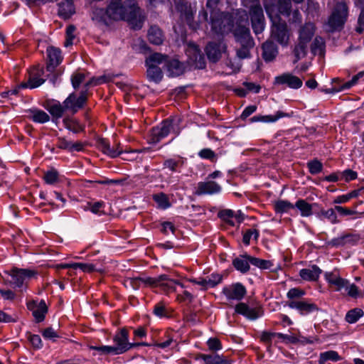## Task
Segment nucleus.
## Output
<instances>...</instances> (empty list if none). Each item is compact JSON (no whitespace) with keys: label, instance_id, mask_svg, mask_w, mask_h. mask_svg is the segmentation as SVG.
Wrapping results in <instances>:
<instances>
[{"label":"nucleus","instance_id":"nucleus-1","mask_svg":"<svg viewBox=\"0 0 364 364\" xmlns=\"http://www.w3.org/2000/svg\"><path fill=\"white\" fill-rule=\"evenodd\" d=\"M109 0L107 13L109 18L114 21L124 20L134 30L141 28L144 16L135 0Z\"/></svg>","mask_w":364,"mask_h":364},{"label":"nucleus","instance_id":"nucleus-2","mask_svg":"<svg viewBox=\"0 0 364 364\" xmlns=\"http://www.w3.org/2000/svg\"><path fill=\"white\" fill-rule=\"evenodd\" d=\"M113 346H91L90 348L99 352L102 355H120L138 346H149L147 343H130L129 341V332L123 328L113 337Z\"/></svg>","mask_w":364,"mask_h":364},{"label":"nucleus","instance_id":"nucleus-3","mask_svg":"<svg viewBox=\"0 0 364 364\" xmlns=\"http://www.w3.org/2000/svg\"><path fill=\"white\" fill-rule=\"evenodd\" d=\"M104 77L98 78L92 77L84 84V89L79 96L75 92L70 93L63 101L64 107L73 113H76L82 109L87 100V89L92 85H97L105 82Z\"/></svg>","mask_w":364,"mask_h":364},{"label":"nucleus","instance_id":"nucleus-4","mask_svg":"<svg viewBox=\"0 0 364 364\" xmlns=\"http://www.w3.org/2000/svg\"><path fill=\"white\" fill-rule=\"evenodd\" d=\"M181 122V118L178 117L164 120L160 125L151 129L148 139L149 143L156 144L166 137L171 132H173L176 135L179 134Z\"/></svg>","mask_w":364,"mask_h":364},{"label":"nucleus","instance_id":"nucleus-5","mask_svg":"<svg viewBox=\"0 0 364 364\" xmlns=\"http://www.w3.org/2000/svg\"><path fill=\"white\" fill-rule=\"evenodd\" d=\"M264 6L267 14L272 21L271 28V37L283 47H287L289 41V31L287 24L282 21L280 17L277 16V21L273 19V6L267 1H264Z\"/></svg>","mask_w":364,"mask_h":364},{"label":"nucleus","instance_id":"nucleus-6","mask_svg":"<svg viewBox=\"0 0 364 364\" xmlns=\"http://www.w3.org/2000/svg\"><path fill=\"white\" fill-rule=\"evenodd\" d=\"M235 37L240 48H237L236 54L240 59L250 58V50L254 47L255 42L250 35V31L246 26H237L235 30Z\"/></svg>","mask_w":364,"mask_h":364},{"label":"nucleus","instance_id":"nucleus-7","mask_svg":"<svg viewBox=\"0 0 364 364\" xmlns=\"http://www.w3.org/2000/svg\"><path fill=\"white\" fill-rule=\"evenodd\" d=\"M166 55L154 53L146 59L147 77L149 81L158 83L161 80L163 73L158 65L166 61Z\"/></svg>","mask_w":364,"mask_h":364},{"label":"nucleus","instance_id":"nucleus-8","mask_svg":"<svg viewBox=\"0 0 364 364\" xmlns=\"http://www.w3.org/2000/svg\"><path fill=\"white\" fill-rule=\"evenodd\" d=\"M348 16V6L344 2H338L329 17L328 26L332 30L340 29L343 27Z\"/></svg>","mask_w":364,"mask_h":364},{"label":"nucleus","instance_id":"nucleus-9","mask_svg":"<svg viewBox=\"0 0 364 364\" xmlns=\"http://www.w3.org/2000/svg\"><path fill=\"white\" fill-rule=\"evenodd\" d=\"M29 76L27 82H22L18 85V88L33 89L41 85L45 80L43 78L44 74L43 68L40 65L33 67L29 70Z\"/></svg>","mask_w":364,"mask_h":364},{"label":"nucleus","instance_id":"nucleus-10","mask_svg":"<svg viewBox=\"0 0 364 364\" xmlns=\"http://www.w3.org/2000/svg\"><path fill=\"white\" fill-rule=\"evenodd\" d=\"M287 306L291 309H296L302 316L308 315L318 310L316 304L306 299L289 301Z\"/></svg>","mask_w":364,"mask_h":364},{"label":"nucleus","instance_id":"nucleus-11","mask_svg":"<svg viewBox=\"0 0 364 364\" xmlns=\"http://www.w3.org/2000/svg\"><path fill=\"white\" fill-rule=\"evenodd\" d=\"M97 147L103 152L111 158H116L123 153H129L127 150H124L121 144H117L115 146H111L109 141L106 139H99L97 140Z\"/></svg>","mask_w":364,"mask_h":364},{"label":"nucleus","instance_id":"nucleus-12","mask_svg":"<svg viewBox=\"0 0 364 364\" xmlns=\"http://www.w3.org/2000/svg\"><path fill=\"white\" fill-rule=\"evenodd\" d=\"M178 11L181 14V17L186 23L193 30H196L198 27L197 23L193 22V17L196 10H193L191 5L188 2H181L176 5Z\"/></svg>","mask_w":364,"mask_h":364},{"label":"nucleus","instance_id":"nucleus-13","mask_svg":"<svg viewBox=\"0 0 364 364\" xmlns=\"http://www.w3.org/2000/svg\"><path fill=\"white\" fill-rule=\"evenodd\" d=\"M223 293L227 300H242L247 293L246 288L241 283H235L230 286H226L223 289Z\"/></svg>","mask_w":364,"mask_h":364},{"label":"nucleus","instance_id":"nucleus-14","mask_svg":"<svg viewBox=\"0 0 364 364\" xmlns=\"http://www.w3.org/2000/svg\"><path fill=\"white\" fill-rule=\"evenodd\" d=\"M221 186L213 181H200L193 193L196 196L215 195L221 192Z\"/></svg>","mask_w":364,"mask_h":364},{"label":"nucleus","instance_id":"nucleus-15","mask_svg":"<svg viewBox=\"0 0 364 364\" xmlns=\"http://www.w3.org/2000/svg\"><path fill=\"white\" fill-rule=\"evenodd\" d=\"M47 268H55L56 269H72L74 270H80L84 272H92L95 270V267L90 263L71 262V263H60L54 264L47 262Z\"/></svg>","mask_w":364,"mask_h":364},{"label":"nucleus","instance_id":"nucleus-16","mask_svg":"<svg viewBox=\"0 0 364 364\" xmlns=\"http://www.w3.org/2000/svg\"><path fill=\"white\" fill-rule=\"evenodd\" d=\"M63 59L61 50L58 48L50 46L47 48V72L50 69L62 68L60 64Z\"/></svg>","mask_w":364,"mask_h":364},{"label":"nucleus","instance_id":"nucleus-17","mask_svg":"<svg viewBox=\"0 0 364 364\" xmlns=\"http://www.w3.org/2000/svg\"><path fill=\"white\" fill-rule=\"evenodd\" d=\"M36 272L28 269H18L14 267L11 271V282L20 287L26 279H29L36 274Z\"/></svg>","mask_w":364,"mask_h":364},{"label":"nucleus","instance_id":"nucleus-18","mask_svg":"<svg viewBox=\"0 0 364 364\" xmlns=\"http://www.w3.org/2000/svg\"><path fill=\"white\" fill-rule=\"evenodd\" d=\"M163 277H133L129 278L125 281V285L130 287L134 290L139 289L141 286L151 287V285L156 284L157 281Z\"/></svg>","mask_w":364,"mask_h":364},{"label":"nucleus","instance_id":"nucleus-19","mask_svg":"<svg viewBox=\"0 0 364 364\" xmlns=\"http://www.w3.org/2000/svg\"><path fill=\"white\" fill-rule=\"evenodd\" d=\"M186 53L190 59L193 62L196 68L203 69L205 67V58L201 53L198 46L194 43H189L186 50Z\"/></svg>","mask_w":364,"mask_h":364},{"label":"nucleus","instance_id":"nucleus-20","mask_svg":"<svg viewBox=\"0 0 364 364\" xmlns=\"http://www.w3.org/2000/svg\"><path fill=\"white\" fill-rule=\"evenodd\" d=\"M157 277H163V279L157 281L156 284L151 285V287H159L166 294L175 291L176 285L183 287V285L179 281L171 279L166 274H161Z\"/></svg>","mask_w":364,"mask_h":364},{"label":"nucleus","instance_id":"nucleus-21","mask_svg":"<svg viewBox=\"0 0 364 364\" xmlns=\"http://www.w3.org/2000/svg\"><path fill=\"white\" fill-rule=\"evenodd\" d=\"M274 82L277 85H287L292 89H299L303 85V82L299 77L289 73L277 76Z\"/></svg>","mask_w":364,"mask_h":364},{"label":"nucleus","instance_id":"nucleus-22","mask_svg":"<svg viewBox=\"0 0 364 364\" xmlns=\"http://www.w3.org/2000/svg\"><path fill=\"white\" fill-rule=\"evenodd\" d=\"M293 112H284L281 110H278L273 115H255L250 119L251 123L255 122H264V123H273L276 122L281 118L284 117H291L293 116Z\"/></svg>","mask_w":364,"mask_h":364},{"label":"nucleus","instance_id":"nucleus-23","mask_svg":"<svg viewBox=\"0 0 364 364\" xmlns=\"http://www.w3.org/2000/svg\"><path fill=\"white\" fill-rule=\"evenodd\" d=\"M27 308L32 311V314L37 323L43 321L46 316V302L32 300L27 303Z\"/></svg>","mask_w":364,"mask_h":364},{"label":"nucleus","instance_id":"nucleus-24","mask_svg":"<svg viewBox=\"0 0 364 364\" xmlns=\"http://www.w3.org/2000/svg\"><path fill=\"white\" fill-rule=\"evenodd\" d=\"M324 278L328 284L336 291H341L346 284V279L341 277L338 272H326Z\"/></svg>","mask_w":364,"mask_h":364},{"label":"nucleus","instance_id":"nucleus-25","mask_svg":"<svg viewBox=\"0 0 364 364\" xmlns=\"http://www.w3.org/2000/svg\"><path fill=\"white\" fill-rule=\"evenodd\" d=\"M237 314H241L248 319L255 320L261 316V311L258 308H251L245 303H239L235 307Z\"/></svg>","mask_w":364,"mask_h":364},{"label":"nucleus","instance_id":"nucleus-26","mask_svg":"<svg viewBox=\"0 0 364 364\" xmlns=\"http://www.w3.org/2000/svg\"><path fill=\"white\" fill-rule=\"evenodd\" d=\"M46 183L47 185L60 187L66 183V178L60 174L56 168L52 167L47 170Z\"/></svg>","mask_w":364,"mask_h":364},{"label":"nucleus","instance_id":"nucleus-27","mask_svg":"<svg viewBox=\"0 0 364 364\" xmlns=\"http://www.w3.org/2000/svg\"><path fill=\"white\" fill-rule=\"evenodd\" d=\"M223 48L220 43L210 42L205 47V53L210 61L217 62L221 57Z\"/></svg>","mask_w":364,"mask_h":364},{"label":"nucleus","instance_id":"nucleus-28","mask_svg":"<svg viewBox=\"0 0 364 364\" xmlns=\"http://www.w3.org/2000/svg\"><path fill=\"white\" fill-rule=\"evenodd\" d=\"M322 270L317 265H312L309 268L301 269L299 271L300 277L305 281L316 282L318 279Z\"/></svg>","mask_w":364,"mask_h":364},{"label":"nucleus","instance_id":"nucleus-29","mask_svg":"<svg viewBox=\"0 0 364 364\" xmlns=\"http://www.w3.org/2000/svg\"><path fill=\"white\" fill-rule=\"evenodd\" d=\"M251 258L252 256L247 254L241 255L232 260V265L236 270L242 274H245L250 269V264H251Z\"/></svg>","mask_w":364,"mask_h":364},{"label":"nucleus","instance_id":"nucleus-30","mask_svg":"<svg viewBox=\"0 0 364 364\" xmlns=\"http://www.w3.org/2000/svg\"><path fill=\"white\" fill-rule=\"evenodd\" d=\"M262 57L265 62L272 61L278 54L277 45L271 41H267L262 44Z\"/></svg>","mask_w":364,"mask_h":364},{"label":"nucleus","instance_id":"nucleus-31","mask_svg":"<svg viewBox=\"0 0 364 364\" xmlns=\"http://www.w3.org/2000/svg\"><path fill=\"white\" fill-rule=\"evenodd\" d=\"M314 32V24L310 22L306 23L299 29L298 40L309 43L311 41Z\"/></svg>","mask_w":364,"mask_h":364},{"label":"nucleus","instance_id":"nucleus-32","mask_svg":"<svg viewBox=\"0 0 364 364\" xmlns=\"http://www.w3.org/2000/svg\"><path fill=\"white\" fill-rule=\"evenodd\" d=\"M186 159L180 156L166 159L163 162V168L171 172H180L179 169L184 165Z\"/></svg>","mask_w":364,"mask_h":364},{"label":"nucleus","instance_id":"nucleus-33","mask_svg":"<svg viewBox=\"0 0 364 364\" xmlns=\"http://www.w3.org/2000/svg\"><path fill=\"white\" fill-rule=\"evenodd\" d=\"M91 18L92 21L97 24L107 25L108 20H111L107 13V8H93L91 14Z\"/></svg>","mask_w":364,"mask_h":364},{"label":"nucleus","instance_id":"nucleus-34","mask_svg":"<svg viewBox=\"0 0 364 364\" xmlns=\"http://www.w3.org/2000/svg\"><path fill=\"white\" fill-rule=\"evenodd\" d=\"M149 41L154 45H161L164 39V34L161 28L157 26H151L147 34Z\"/></svg>","mask_w":364,"mask_h":364},{"label":"nucleus","instance_id":"nucleus-35","mask_svg":"<svg viewBox=\"0 0 364 364\" xmlns=\"http://www.w3.org/2000/svg\"><path fill=\"white\" fill-rule=\"evenodd\" d=\"M75 13L73 0H65L59 4L58 14L63 18H70Z\"/></svg>","mask_w":364,"mask_h":364},{"label":"nucleus","instance_id":"nucleus-36","mask_svg":"<svg viewBox=\"0 0 364 364\" xmlns=\"http://www.w3.org/2000/svg\"><path fill=\"white\" fill-rule=\"evenodd\" d=\"M314 205L316 204H310L304 199H299L294 205L300 211L302 217H309L313 213L312 207Z\"/></svg>","mask_w":364,"mask_h":364},{"label":"nucleus","instance_id":"nucleus-37","mask_svg":"<svg viewBox=\"0 0 364 364\" xmlns=\"http://www.w3.org/2000/svg\"><path fill=\"white\" fill-rule=\"evenodd\" d=\"M342 359L338 352L335 350H328L322 352L319 354L318 364H325L328 360L337 362Z\"/></svg>","mask_w":364,"mask_h":364},{"label":"nucleus","instance_id":"nucleus-38","mask_svg":"<svg viewBox=\"0 0 364 364\" xmlns=\"http://www.w3.org/2000/svg\"><path fill=\"white\" fill-rule=\"evenodd\" d=\"M63 73V68H54L47 72V80L53 86H58L61 82V75Z\"/></svg>","mask_w":364,"mask_h":364},{"label":"nucleus","instance_id":"nucleus-39","mask_svg":"<svg viewBox=\"0 0 364 364\" xmlns=\"http://www.w3.org/2000/svg\"><path fill=\"white\" fill-rule=\"evenodd\" d=\"M153 200L157 204L159 208L166 210L171 207V204L166 194L164 193H159L154 194Z\"/></svg>","mask_w":364,"mask_h":364},{"label":"nucleus","instance_id":"nucleus-40","mask_svg":"<svg viewBox=\"0 0 364 364\" xmlns=\"http://www.w3.org/2000/svg\"><path fill=\"white\" fill-rule=\"evenodd\" d=\"M277 7L278 12L281 15L285 17H289L292 10V1L278 0Z\"/></svg>","mask_w":364,"mask_h":364},{"label":"nucleus","instance_id":"nucleus-41","mask_svg":"<svg viewBox=\"0 0 364 364\" xmlns=\"http://www.w3.org/2000/svg\"><path fill=\"white\" fill-rule=\"evenodd\" d=\"M250 15L251 20L264 18L263 9L259 0H254L250 7Z\"/></svg>","mask_w":364,"mask_h":364},{"label":"nucleus","instance_id":"nucleus-42","mask_svg":"<svg viewBox=\"0 0 364 364\" xmlns=\"http://www.w3.org/2000/svg\"><path fill=\"white\" fill-rule=\"evenodd\" d=\"M273 205L274 211L279 214L288 213L291 209L294 208V204L285 200H277Z\"/></svg>","mask_w":364,"mask_h":364},{"label":"nucleus","instance_id":"nucleus-43","mask_svg":"<svg viewBox=\"0 0 364 364\" xmlns=\"http://www.w3.org/2000/svg\"><path fill=\"white\" fill-rule=\"evenodd\" d=\"M307 43L298 40L297 44L295 46L293 53L294 55V63L298 62L300 59L303 58L306 55V49L308 46Z\"/></svg>","mask_w":364,"mask_h":364},{"label":"nucleus","instance_id":"nucleus-44","mask_svg":"<svg viewBox=\"0 0 364 364\" xmlns=\"http://www.w3.org/2000/svg\"><path fill=\"white\" fill-rule=\"evenodd\" d=\"M65 127L73 133H80L85 130V125L76 119H67L64 120Z\"/></svg>","mask_w":364,"mask_h":364},{"label":"nucleus","instance_id":"nucleus-45","mask_svg":"<svg viewBox=\"0 0 364 364\" xmlns=\"http://www.w3.org/2000/svg\"><path fill=\"white\" fill-rule=\"evenodd\" d=\"M364 312L361 309L355 308L348 311L345 316V320L348 323H356L363 316Z\"/></svg>","mask_w":364,"mask_h":364},{"label":"nucleus","instance_id":"nucleus-46","mask_svg":"<svg viewBox=\"0 0 364 364\" xmlns=\"http://www.w3.org/2000/svg\"><path fill=\"white\" fill-rule=\"evenodd\" d=\"M167 69L171 76H178L182 74L183 66L178 60H171L167 63Z\"/></svg>","mask_w":364,"mask_h":364},{"label":"nucleus","instance_id":"nucleus-47","mask_svg":"<svg viewBox=\"0 0 364 364\" xmlns=\"http://www.w3.org/2000/svg\"><path fill=\"white\" fill-rule=\"evenodd\" d=\"M50 200L48 204L55 205L56 207H63L65 203V199L62 196L61 193L58 191H53L50 193Z\"/></svg>","mask_w":364,"mask_h":364},{"label":"nucleus","instance_id":"nucleus-48","mask_svg":"<svg viewBox=\"0 0 364 364\" xmlns=\"http://www.w3.org/2000/svg\"><path fill=\"white\" fill-rule=\"evenodd\" d=\"M250 263L253 266L262 270L271 269L273 267V262L272 261L262 259L252 256L250 260Z\"/></svg>","mask_w":364,"mask_h":364},{"label":"nucleus","instance_id":"nucleus-49","mask_svg":"<svg viewBox=\"0 0 364 364\" xmlns=\"http://www.w3.org/2000/svg\"><path fill=\"white\" fill-rule=\"evenodd\" d=\"M29 118L31 119L33 122L37 123H44L46 122V112L38 109L36 108H33L28 109Z\"/></svg>","mask_w":364,"mask_h":364},{"label":"nucleus","instance_id":"nucleus-50","mask_svg":"<svg viewBox=\"0 0 364 364\" xmlns=\"http://www.w3.org/2000/svg\"><path fill=\"white\" fill-rule=\"evenodd\" d=\"M218 215L222 220H223L226 223L229 224L231 226H235V223L233 221L235 213L233 210L230 209L223 210L218 213Z\"/></svg>","mask_w":364,"mask_h":364},{"label":"nucleus","instance_id":"nucleus-51","mask_svg":"<svg viewBox=\"0 0 364 364\" xmlns=\"http://www.w3.org/2000/svg\"><path fill=\"white\" fill-rule=\"evenodd\" d=\"M202 359L205 364H226V362L219 355H202Z\"/></svg>","mask_w":364,"mask_h":364},{"label":"nucleus","instance_id":"nucleus-52","mask_svg":"<svg viewBox=\"0 0 364 364\" xmlns=\"http://www.w3.org/2000/svg\"><path fill=\"white\" fill-rule=\"evenodd\" d=\"M259 236V233L257 229H248L243 234L242 242L245 245H249L252 238L255 240H257Z\"/></svg>","mask_w":364,"mask_h":364},{"label":"nucleus","instance_id":"nucleus-53","mask_svg":"<svg viewBox=\"0 0 364 364\" xmlns=\"http://www.w3.org/2000/svg\"><path fill=\"white\" fill-rule=\"evenodd\" d=\"M319 216H322L324 218H326L332 224H336L338 223V220H337V215L336 213L335 208H329L328 210H321L319 213Z\"/></svg>","mask_w":364,"mask_h":364},{"label":"nucleus","instance_id":"nucleus-54","mask_svg":"<svg viewBox=\"0 0 364 364\" xmlns=\"http://www.w3.org/2000/svg\"><path fill=\"white\" fill-rule=\"evenodd\" d=\"M86 74L84 73H75L71 76V83L74 90H77L80 85L85 80Z\"/></svg>","mask_w":364,"mask_h":364},{"label":"nucleus","instance_id":"nucleus-55","mask_svg":"<svg viewBox=\"0 0 364 364\" xmlns=\"http://www.w3.org/2000/svg\"><path fill=\"white\" fill-rule=\"evenodd\" d=\"M324 48V41L323 38L316 36L311 46V52L314 55L321 53Z\"/></svg>","mask_w":364,"mask_h":364},{"label":"nucleus","instance_id":"nucleus-56","mask_svg":"<svg viewBox=\"0 0 364 364\" xmlns=\"http://www.w3.org/2000/svg\"><path fill=\"white\" fill-rule=\"evenodd\" d=\"M26 337L34 349H40L43 347V343L39 335L27 333Z\"/></svg>","mask_w":364,"mask_h":364},{"label":"nucleus","instance_id":"nucleus-57","mask_svg":"<svg viewBox=\"0 0 364 364\" xmlns=\"http://www.w3.org/2000/svg\"><path fill=\"white\" fill-rule=\"evenodd\" d=\"M198 156L203 159H208L212 162L217 161V155L216 154L209 148H205L201 149L198 154Z\"/></svg>","mask_w":364,"mask_h":364},{"label":"nucleus","instance_id":"nucleus-58","mask_svg":"<svg viewBox=\"0 0 364 364\" xmlns=\"http://www.w3.org/2000/svg\"><path fill=\"white\" fill-rule=\"evenodd\" d=\"M305 294V291L300 288H291L288 291L287 296L289 301L300 300Z\"/></svg>","mask_w":364,"mask_h":364},{"label":"nucleus","instance_id":"nucleus-59","mask_svg":"<svg viewBox=\"0 0 364 364\" xmlns=\"http://www.w3.org/2000/svg\"><path fill=\"white\" fill-rule=\"evenodd\" d=\"M363 75V72L359 73L356 75L353 76L350 80L344 82L338 89L336 90L335 92H340L350 89L351 87L354 86L357 83L359 78L362 77Z\"/></svg>","mask_w":364,"mask_h":364},{"label":"nucleus","instance_id":"nucleus-60","mask_svg":"<svg viewBox=\"0 0 364 364\" xmlns=\"http://www.w3.org/2000/svg\"><path fill=\"white\" fill-rule=\"evenodd\" d=\"M307 167L310 173L315 175L320 173L323 169V164L317 159L310 161L307 163Z\"/></svg>","mask_w":364,"mask_h":364},{"label":"nucleus","instance_id":"nucleus-61","mask_svg":"<svg viewBox=\"0 0 364 364\" xmlns=\"http://www.w3.org/2000/svg\"><path fill=\"white\" fill-rule=\"evenodd\" d=\"M343 289L347 292V294L352 298H357L360 296L358 287L354 284H350L346 279V284Z\"/></svg>","mask_w":364,"mask_h":364},{"label":"nucleus","instance_id":"nucleus-62","mask_svg":"<svg viewBox=\"0 0 364 364\" xmlns=\"http://www.w3.org/2000/svg\"><path fill=\"white\" fill-rule=\"evenodd\" d=\"M206 277L208 279V287L211 288L221 283L223 280V276L218 273H213Z\"/></svg>","mask_w":364,"mask_h":364},{"label":"nucleus","instance_id":"nucleus-63","mask_svg":"<svg viewBox=\"0 0 364 364\" xmlns=\"http://www.w3.org/2000/svg\"><path fill=\"white\" fill-rule=\"evenodd\" d=\"M343 238L345 245H354L360 240V235L357 233H348L343 235Z\"/></svg>","mask_w":364,"mask_h":364},{"label":"nucleus","instance_id":"nucleus-64","mask_svg":"<svg viewBox=\"0 0 364 364\" xmlns=\"http://www.w3.org/2000/svg\"><path fill=\"white\" fill-rule=\"evenodd\" d=\"M89 210L95 214L101 215L104 213L105 203L103 201H97L89 203Z\"/></svg>","mask_w":364,"mask_h":364}]
</instances>
